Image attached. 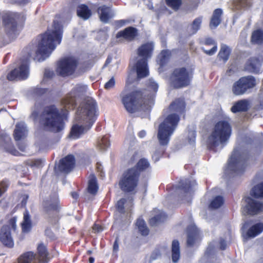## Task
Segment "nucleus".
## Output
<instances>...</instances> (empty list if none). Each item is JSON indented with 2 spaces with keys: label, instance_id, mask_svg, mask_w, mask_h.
Wrapping results in <instances>:
<instances>
[{
  "label": "nucleus",
  "instance_id": "nucleus-1",
  "mask_svg": "<svg viewBox=\"0 0 263 263\" xmlns=\"http://www.w3.org/2000/svg\"><path fill=\"white\" fill-rule=\"evenodd\" d=\"M158 88V84L150 79L147 83V89L142 93L141 91L128 93L122 92L121 94L122 102L126 110L130 113L135 112L140 107L143 110H148L154 103V98Z\"/></svg>",
  "mask_w": 263,
  "mask_h": 263
},
{
  "label": "nucleus",
  "instance_id": "nucleus-2",
  "mask_svg": "<svg viewBox=\"0 0 263 263\" xmlns=\"http://www.w3.org/2000/svg\"><path fill=\"white\" fill-rule=\"evenodd\" d=\"M96 109L95 100L90 97L84 99L76 112L69 138L77 139L89 129L95 121Z\"/></svg>",
  "mask_w": 263,
  "mask_h": 263
},
{
  "label": "nucleus",
  "instance_id": "nucleus-3",
  "mask_svg": "<svg viewBox=\"0 0 263 263\" xmlns=\"http://www.w3.org/2000/svg\"><path fill=\"white\" fill-rule=\"evenodd\" d=\"M232 127L229 119H224L217 122L208 139V144L211 147H216L226 142L229 139Z\"/></svg>",
  "mask_w": 263,
  "mask_h": 263
},
{
  "label": "nucleus",
  "instance_id": "nucleus-4",
  "mask_svg": "<svg viewBox=\"0 0 263 263\" xmlns=\"http://www.w3.org/2000/svg\"><path fill=\"white\" fill-rule=\"evenodd\" d=\"M153 50L154 44L153 43L143 44L137 49L138 57L135 67L138 79L146 77L148 75L147 61L152 57Z\"/></svg>",
  "mask_w": 263,
  "mask_h": 263
},
{
  "label": "nucleus",
  "instance_id": "nucleus-5",
  "mask_svg": "<svg viewBox=\"0 0 263 263\" xmlns=\"http://www.w3.org/2000/svg\"><path fill=\"white\" fill-rule=\"evenodd\" d=\"M180 118L175 113L168 115L159 126L157 137L160 145H167L170 137L175 130Z\"/></svg>",
  "mask_w": 263,
  "mask_h": 263
},
{
  "label": "nucleus",
  "instance_id": "nucleus-6",
  "mask_svg": "<svg viewBox=\"0 0 263 263\" xmlns=\"http://www.w3.org/2000/svg\"><path fill=\"white\" fill-rule=\"evenodd\" d=\"M66 115V112L59 110L54 105L50 104V134H56V141L60 139V133L64 127L63 119Z\"/></svg>",
  "mask_w": 263,
  "mask_h": 263
},
{
  "label": "nucleus",
  "instance_id": "nucleus-7",
  "mask_svg": "<svg viewBox=\"0 0 263 263\" xmlns=\"http://www.w3.org/2000/svg\"><path fill=\"white\" fill-rule=\"evenodd\" d=\"M139 175V171L136 167L125 172L119 182L121 190L127 192L133 191L137 185Z\"/></svg>",
  "mask_w": 263,
  "mask_h": 263
},
{
  "label": "nucleus",
  "instance_id": "nucleus-8",
  "mask_svg": "<svg viewBox=\"0 0 263 263\" xmlns=\"http://www.w3.org/2000/svg\"><path fill=\"white\" fill-rule=\"evenodd\" d=\"M16 217L11 218L8 221V224L3 226L0 231V241L8 248L14 247V241L11 236V230L15 231L16 229Z\"/></svg>",
  "mask_w": 263,
  "mask_h": 263
},
{
  "label": "nucleus",
  "instance_id": "nucleus-9",
  "mask_svg": "<svg viewBox=\"0 0 263 263\" xmlns=\"http://www.w3.org/2000/svg\"><path fill=\"white\" fill-rule=\"evenodd\" d=\"M37 42V49L35 51L36 57L39 62L46 59L49 53V29L43 34L38 35L36 39Z\"/></svg>",
  "mask_w": 263,
  "mask_h": 263
},
{
  "label": "nucleus",
  "instance_id": "nucleus-10",
  "mask_svg": "<svg viewBox=\"0 0 263 263\" xmlns=\"http://www.w3.org/2000/svg\"><path fill=\"white\" fill-rule=\"evenodd\" d=\"M189 72L184 67L175 69L170 77V83L174 88H179L189 85Z\"/></svg>",
  "mask_w": 263,
  "mask_h": 263
},
{
  "label": "nucleus",
  "instance_id": "nucleus-11",
  "mask_svg": "<svg viewBox=\"0 0 263 263\" xmlns=\"http://www.w3.org/2000/svg\"><path fill=\"white\" fill-rule=\"evenodd\" d=\"M31 117L35 123H37V130L40 132L49 130V106H44L41 111H34Z\"/></svg>",
  "mask_w": 263,
  "mask_h": 263
},
{
  "label": "nucleus",
  "instance_id": "nucleus-12",
  "mask_svg": "<svg viewBox=\"0 0 263 263\" xmlns=\"http://www.w3.org/2000/svg\"><path fill=\"white\" fill-rule=\"evenodd\" d=\"M78 61L73 57H65L58 63L57 72L62 77L72 75L77 67Z\"/></svg>",
  "mask_w": 263,
  "mask_h": 263
},
{
  "label": "nucleus",
  "instance_id": "nucleus-13",
  "mask_svg": "<svg viewBox=\"0 0 263 263\" xmlns=\"http://www.w3.org/2000/svg\"><path fill=\"white\" fill-rule=\"evenodd\" d=\"M55 181L53 182V185L51 194H50V223L55 226L59 222V213L60 210V205L59 200V196L57 193L56 188L57 176H55Z\"/></svg>",
  "mask_w": 263,
  "mask_h": 263
},
{
  "label": "nucleus",
  "instance_id": "nucleus-14",
  "mask_svg": "<svg viewBox=\"0 0 263 263\" xmlns=\"http://www.w3.org/2000/svg\"><path fill=\"white\" fill-rule=\"evenodd\" d=\"M246 156L238 149H234L228 164L229 169L239 175L243 171Z\"/></svg>",
  "mask_w": 263,
  "mask_h": 263
},
{
  "label": "nucleus",
  "instance_id": "nucleus-15",
  "mask_svg": "<svg viewBox=\"0 0 263 263\" xmlns=\"http://www.w3.org/2000/svg\"><path fill=\"white\" fill-rule=\"evenodd\" d=\"M87 91V86L83 84H77L63 100V104L65 105L66 109H73L76 104V98L79 97Z\"/></svg>",
  "mask_w": 263,
  "mask_h": 263
},
{
  "label": "nucleus",
  "instance_id": "nucleus-16",
  "mask_svg": "<svg viewBox=\"0 0 263 263\" xmlns=\"http://www.w3.org/2000/svg\"><path fill=\"white\" fill-rule=\"evenodd\" d=\"M256 85L255 79L252 76L243 77L235 82L232 88V91L235 95H241L249 89L252 88Z\"/></svg>",
  "mask_w": 263,
  "mask_h": 263
},
{
  "label": "nucleus",
  "instance_id": "nucleus-17",
  "mask_svg": "<svg viewBox=\"0 0 263 263\" xmlns=\"http://www.w3.org/2000/svg\"><path fill=\"white\" fill-rule=\"evenodd\" d=\"M75 159L73 155H68L60 159L59 162L55 163L54 172L56 174L61 173L68 174L70 172L74 167Z\"/></svg>",
  "mask_w": 263,
  "mask_h": 263
},
{
  "label": "nucleus",
  "instance_id": "nucleus-18",
  "mask_svg": "<svg viewBox=\"0 0 263 263\" xmlns=\"http://www.w3.org/2000/svg\"><path fill=\"white\" fill-rule=\"evenodd\" d=\"M180 184L177 189V193L182 200L187 202H190L193 193L192 186L195 184V182L186 180L181 181Z\"/></svg>",
  "mask_w": 263,
  "mask_h": 263
},
{
  "label": "nucleus",
  "instance_id": "nucleus-19",
  "mask_svg": "<svg viewBox=\"0 0 263 263\" xmlns=\"http://www.w3.org/2000/svg\"><path fill=\"white\" fill-rule=\"evenodd\" d=\"M29 76V66L27 64H22L17 68L11 70L7 75V78L9 81L15 80H24Z\"/></svg>",
  "mask_w": 263,
  "mask_h": 263
},
{
  "label": "nucleus",
  "instance_id": "nucleus-20",
  "mask_svg": "<svg viewBox=\"0 0 263 263\" xmlns=\"http://www.w3.org/2000/svg\"><path fill=\"white\" fill-rule=\"evenodd\" d=\"M53 30L50 32V52L53 50L57 45L61 43L62 35V26L57 21H53Z\"/></svg>",
  "mask_w": 263,
  "mask_h": 263
},
{
  "label": "nucleus",
  "instance_id": "nucleus-21",
  "mask_svg": "<svg viewBox=\"0 0 263 263\" xmlns=\"http://www.w3.org/2000/svg\"><path fill=\"white\" fill-rule=\"evenodd\" d=\"M246 202L247 205L245 209L248 214L251 215L257 214L263 210V203L259 201L248 197L246 199Z\"/></svg>",
  "mask_w": 263,
  "mask_h": 263
},
{
  "label": "nucleus",
  "instance_id": "nucleus-22",
  "mask_svg": "<svg viewBox=\"0 0 263 263\" xmlns=\"http://www.w3.org/2000/svg\"><path fill=\"white\" fill-rule=\"evenodd\" d=\"M28 130L25 123L23 122L16 124L13 133V136L15 141L18 142L25 139L28 136Z\"/></svg>",
  "mask_w": 263,
  "mask_h": 263
},
{
  "label": "nucleus",
  "instance_id": "nucleus-23",
  "mask_svg": "<svg viewBox=\"0 0 263 263\" xmlns=\"http://www.w3.org/2000/svg\"><path fill=\"white\" fill-rule=\"evenodd\" d=\"M137 35V29L133 27H128L118 32L116 37L118 39L122 37L127 41H131L134 40Z\"/></svg>",
  "mask_w": 263,
  "mask_h": 263
},
{
  "label": "nucleus",
  "instance_id": "nucleus-24",
  "mask_svg": "<svg viewBox=\"0 0 263 263\" xmlns=\"http://www.w3.org/2000/svg\"><path fill=\"white\" fill-rule=\"evenodd\" d=\"M20 226L22 232L23 233H28L32 230L33 227L32 221L29 211L27 210L23 213V219Z\"/></svg>",
  "mask_w": 263,
  "mask_h": 263
},
{
  "label": "nucleus",
  "instance_id": "nucleus-25",
  "mask_svg": "<svg viewBox=\"0 0 263 263\" xmlns=\"http://www.w3.org/2000/svg\"><path fill=\"white\" fill-rule=\"evenodd\" d=\"M199 238V231L195 225H191L187 228V246H193Z\"/></svg>",
  "mask_w": 263,
  "mask_h": 263
},
{
  "label": "nucleus",
  "instance_id": "nucleus-26",
  "mask_svg": "<svg viewBox=\"0 0 263 263\" xmlns=\"http://www.w3.org/2000/svg\"><path fill=\"white\" fill-rule=\"evenodd\" d=\"M48 254L47 247L43 243L39 244L37 248V254H35V261L37 263H48Z\"/></svg>",
  "mask_w": 263,
  "mask_h": 263
},
{
  "label": "nucleus",
  "instance_id": "nucleus-27",
  "mask_svg": "<svg viewBox=\"0 0 263 263\" xmlns=\"http://www.w3.org/2000/svg\"><path fill=\"white\" fill-rule=\"evenodd\" d=\"M98 12L100 20L104 23H107L113 16L110 8L105 5L100 7L98 9Z\"/></svg>",
  "mask_w": 263,
  "mask_h": 263
},
{
  "label": "nucleus",
  "instance_id": "nucleus-28",
  "mask_svg": "<svg viewBox=\"0 0 263 263\" xmlns=\"http://www.w3.org/2000/svg\"><path fill=\"white\" fill-rule=\"evenodd\" d=\"M263 231V223L259 222L252 226L247 231L245 235L246 238H251L256 237Z\"/></svg>",
  "mask_w": 263,
  "mask_h": 263
},
{
  "label": "nucleus",
  "instance_id": "nucleus-29",
  "mask_svg": "<svg viewBox=\"0 0 263 263\" xmlns=\"http://www.w3.org/2000/svg\"><path fill=\"white\" fill-rule=\"evenodd\" d=\"M261 63L258 59L256 58H250L246 63V68L252 72H258L259 70Z\"/></svg>",
  "mask_w": 263,
  "mask_h": 263
},
{
  "label": "nucleus",
  "instance_id": "nucleus-30",
  "mask_svg": "<svg viewBox=\"0 0 263 263\" xmlns=\"http://www.w3.org/2000/svg\"><path fill=\"white\" fill-rule=\"evenodd\" d=\"M249 106V101L247 100H241L235 102L231 107V111L234 112L246 111Z\"/></svg>",
  "mask_w": 263,
  "mask_h": 263
},
{
  "label": "nucleus",
  "instance_id": "nucleus-31",
  "mask_svg": "<svg viewBox=\"0 0 263 263\" xmlns=\"http://www.w3.org/2000/svg\"><path fill=\"white\" fill-rule=\"evenodd\" d=\"M35 254L32 251L24 253L17 258L18 263H37L35 261Z\"/></svg>",
  "mask_w": 263,
  "mask_h": 263
},
{
  "label": "nucleus",
  "instance_id": "nucleus-32",
  "mask_svg": "<svg viewBox=\"0 0 263 263\" xmlns=\"http://www.w3.org/2000/svg\"><path fill=\"white\" fill-rule=\"evenodd\" d=\"M185 108V103L183 99H178L171 104L169 110L177 113L182 112Z\"/></svg>",
  "mask_w": 263,
  "mask_h": 263
},
{
  "label": "nucleus",
  "instance_id": "nucleus-33",
  "mask_svg": "<svg viewBox=\"0 0 263 263\" xmlns=\"http://www.w3.org/2000/svg\"><path fill=\"white\" fill-rule=\"evenodd\" d=\"M77 13L79 17L84 20L88 19L91 15V10L88 8L87 6L84 4L78 6Z\"/></svg>",
  "mask_w": 263,
  "mask_h": 263
},
{
  "label": "nucleus",
  "instance_id": "nucleus-34",
  "mask_svg": "<svg viewBox=\"0 0 263 263\" xmlns=\"http://www.w3.org/2000/svg\"><path fill=\"white\" fill-rule=\"evenodd\" d=\"M87 190L92 195H95L98 192V185L97 178L94 174H91L89 177Z\"/></svg>",
  "mask_w": 263,
  "mask_h": 263
},
{
  "label": "nucleus",
  "instance_id": "nucleus-35",
  "mask_svg": "<svg viewBox=\"0 0 263 263\" xmlns=\"http://www.w3.org/2000/svg\"><path fill=\"white\" fill-rule=\"evenodd\" d=\"M180 257V246L178 241L174 240L172 244V258L174 262H177Z\"/></svg>",
  "mask_w": 263,
  "mask_h": 263
},
{
  "label": "nucleus",
  "instance_id": "nucleus-36",
  "mask_svg": "<svg viewBox=\"0 0 263 263\" xmlns=\"http://www.w3.org/2000/svg\"><path fill=\"white\" fill-rule=\"evenodd\" d=\"M222 13V11L220 9H217L214 10L210 24L211 27H216L219 25L221 22Z\"/></svg>",
  "mask_w": 263,
  "mask_h": 263
},
{
  "label": "nucleus",
  "instance_id": "nucleus-37",
  "mask_svg": "<svg viewBox=\"0 0 263 263\" xmlns=\"http://www.w3.org/2000/svg\"><path fill=\"white\" fill-rule=\"evenodd\" d=\"M205 44L206 45H213V46L211 49H208L205 47H202V49L204 52L209 55L214 54L217 50V45L214 40L211 38H207L205 39Z\"/></svg>",
  "mask_w": 263,
  "mask_h": 263
},
{
  "label": "nucleus",
  "instance_id": "nucleus-38",
  "mask_svg": "<svg viewBox=\"0 0 263 263\" xmlns=\"http://www.w3.org/2000/svg\"><path fill=\"white\" fill-rule=\"evenodd\" d=\"M251 41L256 44H263V31L261 29H257L252 32Z\"/></svg>",
  "mask_w": 263,
  "mask_h": 263
},
{
  "label": "nucleus",
  "instance_id": "nucleus-39",
  "mask_svg": "<svg viewBox=\"0 0 263 263\" xmlns=\"http://www.w3.org/2000/svg\"><path fill=\"white\" fill-rule=\"evenodd\" d=\"M230 53V49L227 45L222 44L218 55L219 60L226 62L228 60Z\"/></svg>",
  "mask_w": 263,
  "mask_h": 263
},
{
  "label": "nucleus",
  "instance_id": "nucleus-40",
  "mask_svg": "<svg viewBox=\"0 0 263 263\" xmlns=\"http://www.w3.org/2000/svg\"><path fill=\"white\" fill-rule=\"evenodd\" d=\"M49 89L48 88H42L38 86L34 87L31 90V94L33 97L41 98L48 94Z\"/></svg>",
  "mask_w": 263,
  "mask_h": 263
},
{
  "label": "nucleus",
  "instance_id": "nucleus-41",
  "mask_svg": "<svg viewBox=\"0 0 263 263\" xmlns=\"http://www.w3.org/2000/svg\"><path fill=\"white\" fill-rule=\"evenodd\" d=\"M45 161L42 159H28L24 162L26 166L31 167H42L44 164Z\"/></svg>",
  "mask_w": 263,
  "mask_h": 263
},
{
  "label": "nucleus",
  "instance_id": "nucleus-42",
  "mask_svg": "<svg viewBox=\"0 0 263 263\" xmlns=\"http://www.w3.org/2000/svg\"><path fill=\"white\" fill-rule=\"evenodd\" d=\"M109 141L108 138L106 136H103L99 138L97 141V147L100 151H105L109 146Z\"/></svg>",
  "mask_w": 263,
  "mask_h": 263
},
{
  "label": "nucleus",
  "instance_id": "nucleus-43",
  "mask_svg": "<svg viewBox=\"0 0 263 263\" xmlns=\"http://www.w3.org/2000/svg\"><path fill=\"white\" fill-rule=\"evenodd\" d=\"M250 194L255 198L263 197V182L255 186L251 191Z\"/></svg>",
  "mask_w": 263,
  "mask_h": 263
},
{
  "label": "nucleus",
  "instance_id": "nucleus-44",
  "mask_svg": "<svg viewBox=\"0 0 263 263\" xmlns=\"http://www.w3.org/2000/svg\"><path fill=\"white\" fill-rule=\"evenodd\" d=\"M202 22V18L198 17L194 20L189 27V32L190 34H195L200 28Z\"/></svg>",
  "mask_w": 263,
  "mask_h": 263
},
{
  "label": "nucleus",
  "instance_id": "nucleus-45",
  "mask_svg": "<svg viewBox=\"0 0 263 263\" xmlns=\"http://www.w3.org/2000/svg\"><path fill=\"white\" fill-rule=\"evenodd\" d=\"M166 218V216L164 213L161 212L159 214L155 216L150 219L149 223L151 226H156L161 222H163Z\"/></svg>",
  "mask_w": 263,
  "mask_h": 263
},
{
  "label": "nucleus",
  "instance_id": "nucleus-46",
  "mask_svg": "<svg viewBox=\"0 0 263 263\" xmlns=\"http://www.w3.org/2000/svg\"><path fill=\"white\" fill-rule=\"evenodd\" d=\"M136 225L139 232L143 236H146L148 234L149 230L146 226L145 221L141 219L137 220Z\"/></svg>",
  "mask_w": 263,
  "mask_h": 263
},
{
  "label": "nucleus",
  "instance_id": "nucleus-47",
  "mask_svg": "<svg viewBox=\"0 0 263 263\" xmlns=\"http://www.w3.org/2000/svg\"><path fill=\"white\" fill-rule=\"evenodd\" d=\"M170 52L168 50H163L158 57L157 61L161 66H163L168 60Z\"/></svg>",
  "mask_w": 263,
  "mask_h": 263
},
{
  "label": "nucleus",
  "instance_id": "nucleus-48",
  "mask_svg": "<svg viewBox=\"0 0 263 263\" xmlns=\"http://www.w3.org/2000/svg\"><path fill=\"white\" fill-rule=\"evenodd\" d=\"M223 203V199L222 197L218 196L216 197L211 201L210 207L212 209H216L220 208Z\"/></svg>",
  "mask_w": 263,
  "mask_h": 263
},
{
  "label": "nucleus",
  "instance_id": "nucleus-49",
  "mask_svg": "<svg viewBox=\"0 0 263 263\" xmlns=\"http://www.w3.org/2000/svg\"><path fill=\"white\" fill-rule=\"evenodd\" d=\"M167 5L175 10L179 9L181 5V0H166Z\"/></svg>",
  "mask_w": 263,
  "mask_h": 263
},
{
  "label": "nucleus",
  "instance_id": "nucleus-50",
  "mask_svg": "<svg viewBox=\"0 0 263 263\" xmlns=\"http://www.w3.org/2000/svg\"><path fill=\"white\" fill-rule=\"evenodd\" d=\"M125 199H121L120 200H119L117 203V208L118 211L120 213H124L125 212V208H127V210H128L127 208V204H126V205L124 206V204L125 203Z\"/></svg>",
  "mask_w": 263,
  "mask_h": 263
},
{
  "label": "nucleus",
  "instance_id": "nucleus-51",
  "mask_svg": "<svg viewBox=\"0 0 263 263\" xmlns=\"http://www.w3.org/2000/svg\"><path fill=\"white\" fill-rule=\"evenodd\" d=\"M137 165L139 170H144L149 166V163L146 160L142 159L139 161Z\"/></svg>",
  "mask_w": 263,
  "mask_h": 263
},
{
  "label": "nucleus",
  "instance_id": "nucleus-52",
  "mask_svg": "<svg viewBox=\"0 0 263 263\" xmlns=\"http://www.w3.org/2000/svg\"><path fill=\"white\" fill-rule=\"evenodd\" d=\"M9 187V184L6 180L0 182V197L7 191Z\"/></svg>",
  "mask_w": 263,
  "mask_h": 263
},
{
  "label": "nucleus",
  "instance_id": "nucleus-53",
  "mask_svg": "<svg viewBox=\"0 0 263 263\" xmlns=\"http://www.w3.org/2000/svg\"><path fill=\"white\" fill-rule=\"evenodd\" d=\"M49 81V69H46L45 70L44 77L40 83V85L42 86L47 84Z\"/></svg>",
  "mask_w": 263,
  "mask_h": 263
},
{
  "label": "nucleus",
  "instance_id": "nucleus-54",
  "mask_svg": "<svg viewBox=\"0 0 263 263\" xmlns=\"http://www.w3.org/2000/svg\"><path fill=\"white\" fill-rule=\"evenodd\" d=\"M49 211V203L47 200L43 202V209L42 213L43 215L48 214Z\"/></svg>",
  "mask_w": 263,
  "mask_h": 263
},
{
  "label": "nucleus",
  "instance_id": "nucleus-55",
  "mask_svg": "<svg viewBox=\"0 0 263 263\" xmlns=\"http://www.w3.org/2000/svg\"><path fill=\"white\" fill-rule=\"evenodd\" d=\"M115 84V80L114 77H112L106 84H105V88L109 89L114 87Z\"/></svg>",
  "mask_w": 263,
  "mask_h": 263
},
{
  "label": "nucleus",
  "instance_id": "nucleus-56",
  "mask_svg": "<svg viewBox=\"0 0 263 263\" xmlns=\"http://www.w3.org/2000/svg\"><path fill=\"white\" fill-rule=\"evenodd\" d=\"M161 253L159 250H155L151 255V258L152 260L156 259L161 256Z\"/></svg>",
  "mask_w": 263,
  "mask_h": 263
},
{
  "label": "nucleus",
  "instance_id": "nucleus-57",
  "mask_svg": "<svg viewBox=\"0 0 263 263\" xmlns=\"http://www.w3.org/2000/svg\"><path fill=\"white\" fill-rule=\"evenodd\" d=\"M18 149L22 152H25L26 147V144L23 142H18L17 143Z\"/></svg>",
  "mask_w": 263,
  "mask_h": 263
},
{
  "label": "nucleus",
  "instance_id": "nucleus-58",
  "mask_svg": "<svg viewBox=\"0 0 263 263\" xmlns=\"http://www.w3.org/2000/svg\"><path fill=\"white\" fill-rule=\"evenodd\" d=\"M22 197H23V199L21 201V205H22V206L25 207L27 204V203L29 196L27 194H24L23 195Z\"/></svg>",
  "mask_w": 263,
  "mask_h": 263
},
{
  "label": "nucleus",
  "instance_id": "nucleus-59",
  "mask_svg": "<svg viewBox=\"0 0 263 263\" xmlns=\"http://www.w3.org/2000/svg\"><path fill=\"white\" fill-rule=\"evenodd\" d=\"M236 3L239 7H245L247 6V0H236Z\"/></svg>",
  "mask_w": 263,
  "mask_h": 263
},
{
  "label": "nucleus",
  "instance_id": "nucleus-60",
  "mask_svg": "<svg viewBox=\"0 0 263 263\" xmlns=\"http://www.w3.org/2000/svg\"><path fill=\"white\" fill-rule=\"evenodd\" d=\"M92 231L94 232L95 233H99V232H101L103 229L101 226H100L99 225L95 224L92 227Z\"/></svg>",
  "mask_w": 263,
  "mask_h": 263
},
{
  "label": "nucleus",
  "instance_id": "nucleus-61",
  "mask_svg": "<svg viewBox=\"0 0 263 263\" xmlns=\"http://www.w3.org/2000/svg\"><path fill=\"white\" fill-rule=\"evenodd\" d=\"M129 21L128 20H119L116 22V25L118 27H121L123 26H124L125 24L128 23Z\"/></svg>",
  "mask_w": 263,
  "mask_h": 263
},
{
  "label": "nucleus",
  "instance_id": "nucleus-62",
  "mask_svg": "<svg viewBox=\"0 0 263 263\" xmlns=\"http://www.w3.org/2000/svg\"><path fill=\"white\" fill-rule=\"evenodd\" d=\"M190 137L189 139V142L190 144L194 143L195 139V131H191L190 132Z\"/></svg>",
  "mask_w": 263,
  "mask_h": 263
},
{
  "label": "nucleus",
  "instance_id": "nucleus-63",
  "mask_svg": "<svg viewBox=\"0 0 263 263\" xmlns=\"http://www.w3.org/2000/svg\"><path fill=\"white\" fill-rule=\"evenodd\" d=\"M134 143V138L133 136L130 137L129 139H126L125 141V144L127 146H130Z\"/></svg>",
  "mask_w": 263,
  "mask_h": 263
},
{
  "label": "nucleus",
  "instance_id": "nucleus-64",
  "mask_svg": "<svg viewBox=\"0 0 263 263\" xmlns=\"http://www.w3.org/2000/svg\"><path fill=\"white\" fill-rule=\"evenodd\" d=\"M9 152L10 154L14 156H18L21 155V154L19 153V152L17 150H16L14 147H12V148H10Z\"/></svg>",
  "mask_w": 263,
  "mask_h": 263
}]
</instances>
